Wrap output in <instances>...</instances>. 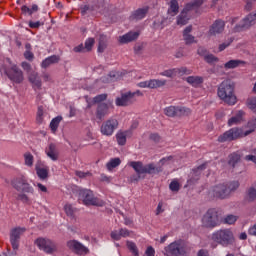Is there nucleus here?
Segmentation results:
<instances>
[{
    "label": "nucleus",
    "instance_id": "37998d69",
    "mask_svg": "<svg viewBox=\"0 0 256 256\" xmlns=\"http://www.w3.org/2000/svg\"><path fill=\"white\" fill-rule=\"evenodd\" d=\"M246 106L252 113L256 114V97H250L246 100Z\"/></svg>",
    "mask_w": 256,
    "mask_h": 256
},
{
    "label": "nucleus",
    "instance_id": "338daca9",
    "mask_svg": "<svg viewBox=\"0 0 256 256\" xmlns=\"http://www.w3.org/2000/svg\"><path fill=\"white\" fill-rule=\"evenodd\" d=\"M145 256H155V248L149 246L145 251Z\"/></svg>",
    "mask_w": 256,
    "mask_h": 256
},
{
    "label": "nucleus",
    "instance_id": "680f3d73",
    "mask_svg": "<svg viewBox=\"0 0 256 256\" xmlns=\"http://www.w3.org/2000/svg\"><path fill=\"white\" fill-rule=\"evenodd\" d=\"M150 83H151V80H148V81H142L140 83H138V86L141 88V89H150Z\"/></svg>",
    "mask_w": 256,
    "mask_h": 256
},
{
    "label": "nucleus",
    "instance_id": "f704fd0d",
    "mask_svg": "<svg viewBox=\"0 0 256 256\" xmlns=\"http://www.w3.org/2000/svg\"><path fill=\"white\" fill-rule=\"evenodd\" d=\"M168 13L172 17H175V15H177V13H179V2H177V0L170 1V7L168 9Z\"/></svg>",
    "mask_w": 256,
    "mask_h": 256
},
{
    "label": "nucleus",
    "instance_id": "c03bdc74",
    "mask_svg": "<svg viewBox=\"0 0 256 256\" xmlns=\"http://www.w3.org/2000/svg\"><path fill=\"white\" fill-rule=\"evenodd\" d=\"M119 165H121V159L113 158L107 163L106 167L111 171V169H115V167H119Z\"/></svg>",
    "mask_w": 256,
    "mask_h": 256
},
{
    "label": "nucleus",
    "instance_id": "1a4fd4ad",
    "mask_svg": "<svg viewBox=\"0 0 256 256\" xmlns=\"http://www.w3.org/2000/svg\"><path fill=\"white\" fill-rule=\"evenodd\" d=\"M4 73L8 79L12 81V83H16L17 85L23 83L25 80V76L23 75V70L17 66V64H12L4 69Z\"/></svg>",
    "mask_w": 256,
    "mask_h": 256
},
{
    "label": "nucleus",
    "instance_id": "9d476101",
    "mask_svg": "<svg viewBox=\"0 0 256 256\" xmlns=\"http://www.w3.org/2000/svg\"><path fill=\"white\" fill-rule=\"evenodd\" d=\"M117 129H119V121L116 118H110L102 123L100 133L104 137H111Z\"/></svg>",
    "mask_w": 256,
    "mask_h": 256
},
{
    "label": "nucleus",
    "instance_id": "f03ea898",
    "mask_svg": "<svg viewBox=\"0 0 256 256\" xmlns=\"http://www.w3.org/2000/svg\"><path fill=\"white\" fill-rule=\"evenodd\" d=\"M217 95L221 101L227 105H235L237 96H235V84L231 80H224L218 86Z\"/></svg>",
    "mask_w": 256,
    "mask_h": 256
},
{
    "label": "nucleus",
    "instance_id": "49530a36",
    "mask_svg": "<svg viewBox=\"0 0 256 256\" xmlns=\"http://www.w3.org/2000/svg\"><path fill=\"white\" fill-rule=\"evenodd\" d=\"M227 185V190L229 191V195H231V193H233V191H237V189H239V181H232Z\"/></svg>",
    "mask_w": 256,
    "mask_h": 256
},
{
    "label": "nucleus",
    "instance_id": "20e7f679",
    "mask_svg": "<svg viewBox=\"0 0 256 256\" xmlns=\"http://www.w3.org/2000/svg\"><path fill=\"white\" fill-rule=\"evenodd\" d=\"M212 240L218 245H222V247H229V245H233L235 236L231 229L224 228L213 232Z\"/></svg>",
    "mask_w": 256,
    "mask_h": 256
},
{
    "label": "nucleus",
    "instance_id": "8fccbe9b",
    "mask_svg": "<svg viewBox=\"0 0 256 256\" xmlns=\"http://www.w3.org/2000/svg\"><path fill=\"white\" fill-rule=\"evenodd\" d=\"M169 189H170V191L177 193V191H179V189H181V184H179L178 181L174 180L170 183Z\"/></svg>",
    "mask_w": 256,
    "mask_h": 256
},
{
    "label": "nucleus",
    "instance_id": "3c124183",
    "mask_svg": "<svg viewBox=\"0 0 256 256\" xmlns=\"http://www.w3.org/2000/svg\"><path fill=\"white\" fill-rule=\"evenodd\" d=\"M93 45H95V38H88L85 41V48L87 51H91L93 49Z\"/></svg>",
    "mask_w": 256,
    "mask_h": 256
},
{
    "label": "nucleus",
    "instance_id": "4468645a",
    "mask_svg": "<svg viewBox=\"0 0 256 256\" xmlns=\"http://www.w3.org/2000/svg\"><path fill=\"white\" fill-rule=\"evenodd\" d=\"M210 197H215L216 199H227L229 197V190L227 189V184H218L212 187L209 191Z\"/></svg>",
    "mask_w": 256,
    "mask_h": 256
},
{
    "label": "nucleus",
    "instance_id": "864d4df0",
    "mask_svg": "<svg viewBox=\"0 0 256 256\" xmlns=\"http://www.w3.org/2000/svg\"><path fill=\"white\" fill-rule=\"evenodd\" d=\"M43 106H39L36 115L37 123H43Z\"/></svg>",
    "mask_w": 256,
    "mask_h": 256
},
{
    "label": "nucleus",
    "instance_id": "58836bf2",
    "mask_svg": "<svg viewBox=\"0 0 256 256\" xmlns=\"http://www.w3.org/2000/svg\"><path fill=\"white\" fill-rule=\"evenodd\" d=\"M239 161H241V155L234 152L229 155L228 165L235 167V165H237V163H239Z\"/></svg>",
    "mask_w": 256,
    "mask_h": 256
},
{
    "label": "nucleus",
    "instance_id": "c756f323",
    "mask_svg": "<svg viewBox=\"0 0 256 256\" xmlns=\"http://www.w3.org/2000/svg\"><path fill=\"white\" fill-rule=\"evenodd\" d=\"M189 115H191V108L176 106V117H189Z\"/></svg>",
    "mask_w": 256,
    "mask_h": 256
},
{
    "label": "nucleus",
    "instance_id": "2eb2a0df",
    "mask_svg": "<svg viewBox=\"0 0 256 256\" xmlns=\"http://www.w3.org/2000/svg\"><path fill=\"white\" fill-rule=\"evenodd\" d=\"M255 21H256V12L255 13H250L249 15H247L241 22L240 24H237L234 27V31L236 33H239L241 31H246V29H249V27H251V25H255Z\"/></svg>",
    "mask_w": 256,
    "mask_h": 256
},
{
    "label": "nucleus",
    "instance_id": "aec40b11",
    "mask_svg": "<svg viewBox=\"0 0 256 256\" xmlns=\"http://www.w3.org/2000/svg\"><path fill=\"white\" fill-rule=\"evenodd\" d=\"M36 175H38L41 181H45L49 177V168L47 166H43V162L38 161L35 165Z\"/></svg>",
    "mask_w": 256,
    "mask_h": 256
},
{
    "label": "nucleus",
    "instance_id": "bf43d9fd",
    "mask_svg": "<svg viewBox=\"0 0 256 256\" xmlns=\"http://www.w3.org/2000/svg\"><path fill=\"white\" fill-rule=\"evenodd\" d=\"M75 175H76V177H79L80 179H85V177H89V175H91V173L83 172V171H76Z\"/></svg>",
    "mask_w": 256,
    "mask_h": 256
},
{
    "label": "nucleus",
    "instance_id": "39448f33",
    "mask_svg": "<svg viewBox=\"0 0 256 256\" xmlns=\"http://www.w3.org/2000/svg\"><path fill=\"white\" fill-rule=\"evenodd\" d=\"M165 256H185L187 255V245L183 240H176L164 248Z\"/></svg>",
    "mask_w": 256,
    "mask_h": 256
},
{
    "label": "nucleus",
    "instance_id": "79ce46f5",
    "mask_svg": "<svg viewBox=\"0 0 256 256\" xmlns=\"http://www.w3.org/2000/svg\"><path fill=\"white\" fill-rule=\"evenodd\" d=\"M164 114L167 117H177V106H168L164 109Z\"/></svg>",
    "mask_w": 256,
    "mask_h": 256
},
{
    "label": "nucleus",
    "instance_id": "72a5a7b5",
    "mask_svg": "<svg viewBox=\"0 0 256 256\" xmlns=\"http://www.w3.org/2000/svg\"><path fill=\"white\" fill-rule=\"evenodd\" d=\"M107 49V35L101 34L99 36L98 53H103Z\"/></svg>",
    "mask_w": 256,
    "mask_h": 256
},
{
    "label": "nucleus",
    "instance_id": "69168bd1",
    "mask_svg": "<svg viewBox=\"0 0 256 256\" xmlns=\"http://www.w3.org/2000/svg\"><path fill=\"white\" fill-rule=\"evenodd\" d=\"M120 236L121 237H129L131 235V232L127 228H121L120 230Z\"/></svg>",
    "mask_w": 256,
    "mask_h": 256
},
{
    "label": "nucleus",
    "instance_id": "774afa93",
    "mask_svg": "<svg viewBox=\"0 0 256 256\" xmlns=\"http://www.w3.org/2000/svg\"><path fill=\"white\" fill-rule=\"evenodd\" d=\"M197 256H209V251L201 249L198 251Z\"/></svg>",
    "mask_w": 256,
    "mask_h": 256
},
{
    "label": "nucleus",
    "instance_id": "473e14b6",
    "mask_svg": "<svg viewBox=\"0 0 256 256\" xmlns=\"http://www.w3.org/2000/svg\"><path fill=\"white\" fill-rule=\"evenodd\" d=\"M187 13H189V10H186L184 7L180 15L177 17V25H187L189 21V18L187 17Z\"/></svg>",
    "mask_w": 256,
    "mask_h": 256
},
{
    "label": "nucleus",
    "instance_id": "4c0bfd02",
    "mask_svg": "<svg viewBox=\"0 0 256 256\" xmlns=\"http://www.w3.org/2000/svg\"><path fill=\"white\" fill-rule=\"evenodd\" d=\"M35 161V157L31 152L24 153V164L26 167H33V163Z\"/></svg>",
    "mask_w": 256,
    "mask_h": 256
},
{
    "label": "nucleus",
    "instance_id": "6e6552de",
    "mask_svg": "<svg viewBox=\"0 0 256 256\" xmlns=\"http://www.w3.org/2000/svg\"><path fill=\"white\" fill-rule=\"evenodd\" d=\"M143 96V93L139 90L135 92H125L121 94V97L116 98V105L117 107H129V105H133L135 101H137V97Z\"/></svg>",
    "mask_w": 256,
    "mask_h": 256
},
{
    "label": "nucleus",
    "instance_id": "cd10ccee",
    "mask_svg": "<svg viewBox=\"0 0 256 256\" xmlns=\"http://www.w3.org/2000/svg\"><path fill=\"white\" fill-rule=\"evenodd\" d=\"M245 61L243 60H229L228 62H226L224 64V67L226 69H237V67H241L243 65H245Z\"/></svg>",
    "mask_w": 256,
    "mask_h": 256
},
{
    "label": "nucleus",
    "instance_id": "052dcab7",
    "mask_svg": "<svg viewBox=\"0 0 256 256\" xmlns=\"http://www.w3.org/2000/svg\"><path fill=\"white\" fill-rule=\"evenodd\" d=\"M149 139L154 141V143H159V141H161V136H159L157 133H152L150 134Z\"/></svg>",
    "mask_w": 256,
    "mask_h": 256
},
{
    "label": "nucleus",
    "instance_id": "e433bc0d",
    "mask_svg": "<svg viewBox=\"0 0 256 256\" xmlns=\"http://www.w3.org/2000/svg\"><path fill=\"white\" fill-rule=\"evenodd\" d=\"M61 121H63L62 116H57L51 120L50 129L53 133H55L57 129H59V123H61Z\"/></svg>",
    "mask_w": 256,
    "mask_h": 256
},
{
    "label": "nucleus",
    "instance_id": "2f4dec72",
    "mask_svg": "<svg viewBox=\"0 0 256 256\" xmlns=\"http://www.w3.org/2000/svg\"><path fill=\"white\" fill-rule=\"evenodd\" d=\"M186 81L189 83V85H192V87H197L203 83V77L201 76H188L186 78Z\"/></svg>",
    "mask_w": 256,
    "mask_h": 256
},
{
    "label": "nucleus",
    "instance_id": "5fc2aeb1",
    "mask_svg": "<svg viewBox=\"0 0 256 256\" xmlns=\"http://www.w3.org/2000/svg\"><path fill=\"white\" fill-rule=\"evenodd\" d=\"M205 61L207 63H217V61H219V58H217V56L213 54H209L205 56Z\"/></svg>",
    "mask_w": 256,
    "mask_h": 256
},
{
    "label": "nucleus",
    "instance_id": "6e6d98bb",
    "mask_svg": "<svg viewBox=\"0 0 256 256\" xmlns=\"http://www.w3.org/2000/svg\"><path fill=\"white\" fill-rule=\"evenodd\" d=\"M41 25H43V23L41 21H29L28 26L30 27V29H39L41 27Z\"/></svg>",
    "mask_w": 256,
    "mask_h": 256
},
{
    "label": "nucleus",
    "instance_id": "13d9d810",
    "mask_svg": "<svg viewBox=\"0 0 256 256\" xmlns=\"http://www.w3.org/2000/svg\"><path fill=\"white\" fill-rule=\"evenodd\" d=\"M24 57L25 59H27V61H33V59H35V55L33 54V52L26 50L24 52Z\"/></svg>",
    "mask_w": 256,
    "mask_h": 256
},
{
    "label": "nucleus",
    "instance_id": "6ab92c4d",
    "mask_svg": "<svg viewBox=\"0 0 256 256\" xmlns=\"http://www.w3.org/2000/svg\"><path fill=\"white\" fill-rule=\"evenodd\" d=\"M111 103H100L97 106L96 117L97 119H104L106 115H109V109L112 108Z\"/></svg>",
    "mask_w": 256,
    "mask_h": 256
},
{
    "label": "nucleus",
    "instance_id": "f3484780",
    "mask_svg": "<svg viewBox=\"0 0 256 256\" xmlns=\"http://www.w3.org/2000/svg\"><path fill=\"white\" fill-rule=\"evenodd\" d=\"M225 31V21L221 19H217L210 26L208 35L209 37H217V35H221Z\"/></svg>",
    "mask_w": 256,
    "mask_h": 256
},
{
    "label": "nucleus",
    "instance_id": "b1692460",
    "mask_svg": "<svg viewBox=\"0 0 256 256\" xmlns=\"http://www.w3.org/2000/svg\"><path fill=\"white\" fill-rule=\"evenodd\" d=\"M60 58L57 55H52L44 59L41 63L42 69H47V67H51V65H55V63H59Z\"/></svg>",
    "mask_w": 256,
    "mask_h": 256
},
{
    "label": "nucleus",
    "instance_id": "393cba45",
    "mask_svg": "<svg viewBox=\"0 0 256 256\" xmlns=\"http://www.w3.org/2000/svg\"><path fill=\"white\" fill-rule=\"evenodd\" d=\"M191 31H193V26H188L183 31V38L186 45H191V43H195V36L190 34Z\"/></svg>",
    "mask_w": 256,
    "mask_h": 256
},
{
    "label": "nucleus",
    "instance_id": "c85d7f7f",
    "mask_svg": "<svg viewBox=\"0 0 256 256\" xmlns=\"http://www.w3.org/2000/svg\"><path fill=\"white\" fill-rule=\"evenodd\" d=\"M167 85V80L165 79H150V89H159Z\"/></svg>",
    "mask_w": 256,
    "mask_h": 256
},
{
    "label": "nucleus",
    "instance_id": "5701e85b",
    "mask_svg": "<svg viewBox=\"0 0 256 256\" xmlns=\"http://www.w3.org/2000/svg\"><path fill=\"white\" fill-rule=\"evenodd\" d=\"M245 117V111L239 110L234 116L228 120V127H233V125H239Z\"/></svg>",
    "mask_w": 256,
    "mask_h": 256
},
{
    "label": "nucleus",
    "instance_id": "7c9ffc66",
    "mask_svg": "<svg viewBox=\"0 0 256 256\" xmlns=\"http://www.w3.org/2000/svg\"><path fill=\"white\" fill-rule=\"evenodd\" d=\"M238 220H239V216L228 214L224 216V218L222 219V223L224 225H235V223H237Z\"/></svg>",
    "mask_w": 256,
    "mask_h": 256
},
{
    "label": "nucleus",
    "instance_id": "bb28decb",
    "mask_svg": "<svg viewBox=\"0 0 256 256\" xmlns=\"http://www.w3.org/2000/svg\"><path fill=\"white\" fill-rule=\"evenodd\" d=\"M127 135H129V131H118L116 134V140L118 145L122 146L127 143Z\"/></svg>",
    "mask_w": 256,
    "mask_h": 256
},
{
    "label": "nucleus",
    "instance_id": "7ed1b4c3",
    "mask_svg": "<svg viewBox=\"0 0 256 256\" xmlns=\"http://www.w3.org/2000/svg\"><path fill=\"white\" fill-rule=\"evenodd\" d=\"M129 166L134 169L136 175L131 176V181H139L141 179V175H155L156 173H160L161 170L155 167V164H147L143 165L141 161H132L129 163Z\"/></svg>",
    "mask_w": 256,
    "mask_h": 256
},
{
    "label": "nucleus",
    "instance_id": "e2e57ef3",
    "mask_svg": "<svg viewBox=\"0 0 256 256\" xmlns=\"http://www.w3.org/2000/svg\"><path fill=\"white\" fill-rule=\"evenodd\" d=\"M256 0H245V9L246 11H251V9H253V3H255Z\"/></svg>",
    "mask_w": 256,
    "mask_h": 256
},
{
    "label": "nucleus",
    "instance_id": "de8ad7c7",
    "mask_svg": "<svg viewBox=\"0 0 256 256\" xmlns=\"http://www.w3.org/2000/svg\"><path fill=\"white\" fill-rule=\"evenodd\" d=\"M128 249L133 253L134 256H139V250L137 249V245L134 242H127Z\"/></svg>",
    "mask_w": 256,
    "mask_h": 256
},
{
    "label": "nucleus",
    "instance_id": "9b49d317",
    "mask_svg": "<svg viewBox=\"0 0 256 256\" xmlns=\"http://www.w3.org/2000/svg\"><path fill=\"white\" fill-rule=\"evenodd\" d=\"M27 228L25 227H15L10 230V243L12 245L13 251L19 249V243H21V236L25 234Z\"/></svg>",
    "mask_w": 256,
    "mask_h": 256
},
{
    "label": "nucleus",
    "instance_id": "0eeeda50",
    "mask_svg": "<svg viewBox=\"0 0 256 256\" xmlns=\"http://www.w3.org/2000/svg\"><path fill=\"white\" fill-rule=\"evenodd\" d=\"M202 225L206 227V229H215V227H219L221 225V221L219 220V213L216 209H209L202 218Z\"/></svg>",
    "mask_w": 256,
    "mask_h": 256
},
{
    "label": "nucleus",
    "instance_id": "412c9836",
    "mask_svg": "<svg viewBox=\"0 0 256 256\" xmlns=\"http://www.w3.org/2000/svg\"><path fill=\"white\" fill-rule=\"evenodd\" d=\"M139 39V32L130 31L119 37V43L125 45L127 43H131L133 41H137Z\"/></svg>",
    "mask_w": 256,
    "mask_h": 256
},
{
    "label": "nucleus",
    "instance_id": "dca6fc26",
    "mask_svg": "<svg viewBox=\"0 0 256 256\" xmlns=\"http://www.w3.org/2000/svg\"><path fill=\"white\" fill-rule=\"evenodd\" d=\"M67 247L70 248L71 251L76 253V255H87L89 253V248L85 247V245L77 240L68 241Z\"/></svg>",
    "mask_w": 256,
    "mask_h": 256
},
{
    "label": "nucleus",
    "instance_id": "a19ab883",
    "mask_svg": "<svg viewBox=\"0 0 256 256\" xmlns=\"http://www.w3.org/2000/svg\"><path fill=\"white\" fill-rule=\"evenodd\" d=\"M246 200L249 203H253V201L256 200V189L253 187H250L246 192Z\"/></svg>",
    "mask_w": 256,
    "mask_h": 256
},
{
    "label": "nucleus",
    "instance_id": "a211bd4d",
    "mask_svg": "<svg viewBox=\"0 0 256 256\" xmlns=\"http://www.w3.org/2000/svg\"><path fill=\"white\" fill-rule=\"evenodd\" d=\"M45 153L51 161H58L59 160V149L57 148V144L50 143L45 148Z\"/></svg>",
    "mask_w": 256,
    "mask_h": 256
},
{
    "label": "nucleus",
    "instance_id": "a878e982",
    "mask_svg": "<svg viewBox=\"0 0 256 256\" xmlns=\"http://www.w3.org/2000/svg\"><path fill=\"white\" fill-rule=\"evenodd\" d=\"M29 81L32 83L34 89H41L42 87V82L41 78H39V74L37 72H32L29 76Z\"/></svg>",
    "mask_w": 256,
    "mask_h": 256
},
{
    "label": "nucleus",
    "instance_id": "4be33fe9",
    "mask_svg": "<svg viewBox=\"0 0 256 256\" xmlns=\"http://www.w3.org/2000/svg\"><path fill=\"white\" fill-rule=\"evenodd\" d=\"M147 13H149V6L139 8L131 14L130 19L132 21H141V19L147 17Z\"/></svg>",
    "mask_w": 256,
    "mask_h": 256
},
{
    "label": "nucleus",
    "instance_id": "0e129e2a",
    "mask_svg": "<svg viewBox=\"0 0 256 256\" xmlns=\"http://www.w3.org/2000/svg\"><path fill=\"white\" fill-rule=\"evenodd\" d=\"M233 41V38H230L228 42H224L219 45V51H225L226 47H229L231 45V42Z\"/></svg>",
    "mask_w": 256,
    "mask_h": 256
},
{
    "label": "nucleus",
    "instance_id": "09e8293b",
    "mask_svg": "<svg viewBox=\"0 0 256 256\" xmlns=\"http://www.w3.org/2000/svg\"><path fill=\"white\" fill-rule=\"evenodd\" d=\"M64 211L68 217H73V215H75V209L73 208V205H71V204H66L64 206Z\"/></svg>",
    "mask_w": 256,
    "mask_h": 256
},
{
    "label": "nucleus",
    "instance_id": "4d7b16f0",
    "mask_svg": "<svg viewBox=\"0 0 256 256\" xmlns=\"http://www.w3.org/2000/svg\"><path fill=\"white\" fill-rule=\"evenodd\" d=\"M111 238L114 239V241H121V232L114 230L110 234Z\"/></svg>",
    "mask_w": 256,
    "mask_h": 256
},
{
    "label": "nucleus",
    "instance_id": "ddd939ff",
    "mask_svg": "<svg viewBox=\"0 0 256 256\" xmlns=\"http://www.w3.org/2000/svg\"><path fill=\"white\" fill-rule=\"evenodd\" d=\"M35 243L41 251L48 253V255H51V253H55V251H57V245L49 239L38 238Z\"/></svg>",
    "mask_w": 256,
    "mask_h": 256
},
{
    "label": "nucleus",
    "instance_id": "603ef678",
    "mask_svg": "<svg viewBox=\"0 0 256 256\" xmlns=\"http://www.w3.org/2000/svg\"><path fill=\"white\" fill-rule=\"evenodd\" d=\"M94 103H98V105H100V103H103V101H107V94H100L97 95L93 98Z\"/></svg>",
    "mask_w": 256,
    "mask_h": 256
},
{
    "label": "nucleus",
    "instance_id": "c9c22d12",
    "mask_svg": "<svg viewBox=\"0 0 256 256\" xmlns=\"http://www.w3.org/2000/svg\"><path fill=\"white\" fill-rule=\"evenodd\" d=\"M207 169V163H203L202 165L198 166L197 168H194L193 171V178L195 181L199 180V176L201 175L202 171H205Z\"/></svg>",
    "mask_w": 256,
    "mask_h": 256
},
{
    "label": "nucleus",
    "instance_id": "423d86ee",
    "mask_svg": "<svg viewBox=\"0 0 256 256\" xmlns=\"http://www.w3.org/2000/svg\"><path fill=\"white\" fill-rule=\"evenodd\" d=\"M78 195L84 205H93L94 207H103V205H105V202L95 197L93 191L89 189H80Z\"/></svg>",
    "mask_w": 256,
    "mask_h": 256
},
{
    "label": "nucleus",
    "instance_id": "a18cd8bd",
    "mask_svg": "<svg viewBox=\"0 0 256 256\" xmlns=\"http://www.w3.org/2000/svg\"><path fill=\"white\" fill-rule=\"evenodd\" d=\"M203 5V0H194L192 3H188L185 6L186 11H191L193 7H201Z\"/></svg>",
    "mask_w": 256,
    "mask_h": 256
},
{
    "label": "nucleus",
    "instance_id": "f257e3e1",
    "mask_svg": "<svg viewBox=\"0 0 256 256\" xmlns=\"http://www.w3.org/2000/svg\"><path fill=\"white\" fill-rule=\"evenodd\" d=\"M13 189L18 191L17 201H21L25 205H31V198L28 195H35V188L29 183L25 176H18L11 181Z\"/></svg>",
    "mask_w": 256,
    "mask_h": 256
},
{
    "label": "nucleus",
    "instance_id": "f8f14e48",
    "mask_svg": "<svg viewBox=\"0 0 256 256\" xmlns=\"http://www.w3.org/2000/svg\"><path fill=\"white\" fill-rule=\"evenodd\" d=\"M191 73H193V70L187 67H180L164 70L163 72H160V75L161 77H168L170 79H173L174 77H183V75H191Z\"/></svg>",
    "mask_w": 256,
    "mask_h": 256
},
{
    "label": "nucleus",
    "instance_id": "ea45409f",
    "mask_svg": "<svg viewBox=\"0 0 256 256\" xmlns=\"http://www.w3.org/2000/svg\"><path fill=\"white\" fill-rule=\"evenodd\" d=\"M93 11H95V7L91 4H85L80 7V13L83 16L93 13Z\"/></svg>",
    "mask_w": 256,
    "mask_h": 256
}]
</instances>
